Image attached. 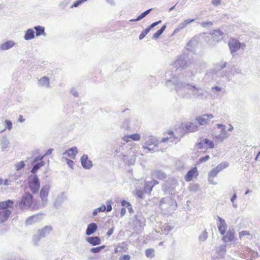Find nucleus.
<instances>
[{
	"mask_svg": "<svg viewBox=\"0 0 260 260\" xmlns=\"http://www.w3.org/2000/svg\"><path fill=\"white\" fill-rule=\"evenodd\" d=\"M5 127L8 129H11L12 127V123L10 120H6L5 121Z\"/></svg>",
	"mask_w": 260,
	"mask_h": 260,
	"instance_id": "nucleus-42",
	"label": "nucleus"
},
{
	"mask_svg": "<svg viewBox=\"0 0 260 260\" xmlns=\"http://www.w3.org/2000/svg\"><path fill=\"white\" fill-rule=\"evenodd\" d=\"M144 188L145 192L150 193L153 189V184L151 182H145Z\"/></svg>",
	"mask_w": 260,
	"mask_h": 260,
	"instance_id": "nucleus-30",
	"label": "nucleus"
},
{
	"mask_svg": "<svg viewBox=\"0 0 260 260\" xmlns=\"http://www.w3.org/2000/svg\"><path fill=\"white\" fill-rule=\"evenodd\" d=\"M209 158H210V157L209 155H206L205 157L200 158V159L199 160V163L201 164L204 161H206L208 160L209 159Z\"/></svg>",
	"mask_w": 260,
	"mask_h": 260,
	"instance_id": "nucleus-44",
	"label": "nucleus"
},
{
	"mask_svg": "<svg viewBox=\"0 0 260 260\" xmlns=\"http://www.w3.org/2000/svg\"><path fill=\"white\" fill-rule=\"evenodd\" d=\"M127 250L126 247H123L121 246H118L115 249V252L117 253L118 252H125Z\"/></svg>",
	"mask_w": 260,
	"mask_h": 260,
	"instance_id": "nucleus-38",
	"label": "nucleus"
},
{
	"mask_svg": "<svg viewBox=\"0 0 260 260\" xmlns=\"http://www.w3.org/2000/svg\"><path fill=\"white\" fill-rule=\"evenodd\" d=\"M43 158V157H41L40 159H39V158L37 157L34 160V162H37L38 160H42V159Z\"/></svg>",
	"mask_w": 260,
	"mask_h": 260,
	"instance_id": "nucleus-61",
	"label": "nucleus"
},
{
	"mask_svg": "<svg viewBox=\"0 0 260 260\" xmlns=\"http://www.w3.org/2000/svg\"><path fill=\"white\" fill-rule=\"evenodd\" d=\"M24 162L23 161H21L19 164L17 165V170H19L23 168L24 167Z\"/></svg>",
	"mask_w": 260,
	"mask_h": 260,
	"instance_id": "nucleus-47",
	"label": "nucleus"
},
{
	"mask_svg": "<svg viewBox=\"0 0 260 260\" xmlns=\"http://www.w3.org/2000/svg\"><path fill=\"white\" fill-rule=\"evenodd\" d=\"M99 212H100V211H99V210H97V208H96V209H95L93 211V215L94 216H95V215H96Z\"/></svg>",
	"mask_w": 260,
	"mask_h": 260,
	"instance_id": "nucleus-59",
	"label": "nucleus"
},
{
	"mask_svg": "<svg viewBox=\"0 0 260 260\" xmlns=\"http://www.w3.org/2000/svg\"><path fill=\"white\" fill-rule=\"evenodd\" d=\"M220 3V0H213L212 1V4L215 6H217L219 5Z\"/></svg>",
	"mask_w": 260,
	"mask_h": 260,
	"instance_id": "nucleus-53",
	"label": "nucleus"
},
{
	"mask_svg": "<svg viewBox=\"0 0 260 260\" xmlns=\"http://www.w3.org/2000/svg\"><path fill=\"white\" fill-rule=\"evenodd\" d=\"M107 207L105 205H101L100 207L97 208V210L100 212H104L107 210V212L111 211L112 210V206L111 201H107L106 203Z\"/></svg>",
	"mask_w": 260,
	"mask_h": 260,
	"instance_id": "nucleus-25",
	"label": "nucleus"
},
{
	"mask_svg": "<svg viewBox=\"0 0 260 260\" xmlns=\"http://www.w3.org/2000/svg\"><path fill=\"white\" fill-rule=\"evenodd\" d=\"M157 145V141L155 138L150 137L147 139L145 143V145L143 146V148L145 149H148L149 151L153 150V148Z\"/></svg>",
	"mask_w": 260,
	"mask_h": 260,
	"instance_id": "nucleus-9",
	"label": "nucleus"
},
{
	"mask_svg": "<svg viewBox=\"0 0 260 260\" xmlns=\"http://www.w3.org/2000/svg\"><path fill=\"white\" fill-rule=\"evenodd\" d=\"M121 205L122 206L128 207L131 206V204L125 201H122L121 202Z\"/></svg>",
	"mask_w": 260,
	"mask_h": 260,
	"instance_id": "nucleus-49",
	"label": "nucleus"
},
{
	"mask_svg": "<svg viewBox=\"0 0 260 260\" xmlns=\"http://www.w3.org/2000/svg\"><path fill=\"white\" fill-rule=\"evenodd\" d=\"M19 207L22 209L26 208H31L32 210L39 209V207L37 205H33V196L29 192L25 193L23 195L19 203Z\"/></svg>",
	"mask_w": 260,
	"mask_h": 260,
	"instance_id": "nucleus-1",
	"label": "nucleus"
},
{
	"mask_svg": "<svg viewBox=\"0 0 260 260\" xmlns=\"http://www.w3.org/2000/svg\"><path fill=\"white\" fill-rule=\"evenodd\" d=\"M152 10V9H150L149 10H147L145 11V12H143L139 16H138V18H137L135 19H132L130 21H139L144 17H145Z\"/></svg>",
	"mask_w": 260,
	"mask_h": 260,
	"instance_id": "nucleus-32",
	"label": "nucleus"
},
{
	"mask_svg": "<svg viewBox=\"0 0 260 260\" xmlns=\"http://www.w3.org/2000/svg\"><path fill=\"white\" fill-rule=\"evenodd\" d=\"M40 84L42 86L49 85V79L47 77H43L39 80Z\"/></svg>",
	"mask_w": 260,
	"mask_h": 260,
	"instance_id": "nucleus-31",
	"label": "nucleus"
},
{
	"mask_svg": "<svg viewBox=\"0 0 260 260\" xmlns=\"http://www.w3.org/2000/svg\"><path fill=\"white\" fill-rule=\"evenodd\" d=\"M151 182L152 184H153V187L154 185L158 184V182L157 180H153L151 181Z\"/></svg>",
	"mask_w": 260,
	"mask_h": 260,
	"instance_id": "nucleus-57",
	"label": "nucleus"
},
{
	"mask_svg": "<svg viewBox=\"0 0 260 260\" xmlns=\"http://www.w3.org/2000/svg\"><path fill=\"white\" fill-rule=\"evenodd\" d=\"M15 45V43L12 41H8L5 43L0 45V50H8Z\"/></svg>",
	"mask_w": 260,
	"mask_h": 260,
	"instance_id": "nucleus-22",
	"label": "nucleus"
},
{
	"mask_svg": "<svg viewBox=\"0 0 260 260\" xmlns=\"http://www.w3.org/2000/svg\"><path fill=\"white\" fill-rule=\"evenodd\" d=\"M160 22L161 20L154 22L152 24H151L150 26H149L147 28H146L145 29L143 30L139 36V39H143L146 36V35L149 32L151 28H153L154 26H156Z\"/></svg>",
	"mask_w": 260,
	"mask_h": 260,
	"instance_id": "nucleus-17",
	"label": "nucleus"
},
{
	"mask_svg": "<svg viewBox=\"0 0 260 260\" xmlns=\"http://www.w3.org/2000/svg\"><path fill=\"white\" fill-rule=\"evenodd\" d=\"M172 229V228L170 226H168L167 225V226H166L164 229V232L165 233H168L170 231H171V230Z\"/></svg>",
	"mask_w": 260,
	"mask_h": 260,
	"instance_id": "nucleus-50",
	"label": "nucleus"
},
{
	"mask_svg": "<svg viewBox=\"0 0 260 260\" xmlns=\"http://www.w3.org/2000/svg\"><path fill=\"white\" fill-rule=\"evenodd\" d=\"M212 24V23L211 22H203L202 23V25L203 27H205L207 25H211Z\"/></svg>",
	"mask_w": 260,
	"mask_h": 260,
	"instance_id": "nucleus-52",
	"label": "nucleus"
},
{
	"mask_svg": "<svg viewBox=\"0 0 260 260\" xmlns=\"http://www.w3.org/2000/svg\"><path fill=\"white\" fill-rule=\"evenodd\" d=\"M229 47L231 52L237 51L241 47H245L244 44H241L239 41L235 38H231L228 43Z\"/></svg>",
	"mask_w": 260,
	"mask_h": 260,
	"instance_id": "nucleus-4",
	"label": "nucleus"
},
{
	"mask_svg": "<svg viewBox=\"0 0 260 260\" xmlns=\"http://www.w3.org/2000/svg\"><path fill=\"white\" fill-rule=\"evenodd\" d=\"M178 130L175 129V132L169 131L168 134L170 135V137H167L162 139V141L165 142L169 140H170L171 142L176 143L179 140V138L182 137V135H178Z\"/></svg>",
	"mask_w": 260,
	"mask_h": 260,
	"instance_id": "nucleus-6",
	"label": "nucleus"
},
{
	"mask_svg": "<svg viewBox=\"0 0 260 260\" xmlns=\"http://www.w3.org/2000/svg\"><path fill=\"white\" fill-rule=\"evenodd\" d=\"M45 165V162L41 160V161L37 163L32 168L31 172L33 174H35L38 170L40 169L41 167L44 166Z\"/></svg>",
	"mask_w": 260,
	"mask_h": 260,
	"instance_id": "nucleus-29",
	"label": "nucleus"
},
{
	"mask_svg": "<svg viewBox=\"0 0 260 260\" xmlns=\"http://www.w3.org/2000/svg\"><path fill=\"white\" fill-rule=\"evenodd\" d=\"M105 247V245H101L96 247L92 248L90 249V251L93 253H96L101 251L102 249Z\"/></svg>",
	"mask_w": 260,
	"mask_h": 260,
	"instance_id": "nucleus-36",
	"label": "nucleus"
},
{
	"mask_svg": "<svg viewBox=\"0 0 260 260\" xmlns=\"http://www.w3.org/2000/svg\"><path fill=\"white\" fill-rule=\"evenodd\" d=\"M213 118L212 114H204L196 118V120L200 125H204L209 123L210 120Z\"/></svg>",
	"mask_w": 260,
	"mask_h": 260,
	"instance_id": "nucleus-8",
	"label": "nucleus"
},
{
	"mask_svg": "<svg viewBox=\"0 0 260 260\" xmlns=\"http://www.w3.org/2000/svg\"><path fill=\"white\" fill-rule=\"evenodd\" d=\"M3 184L5 186H9L12 185V181L10 179H7L4 181Z\"/></svg>",
	"mask_w": 260,
	"mask_h": 260,
	"instance_id": "nucleus-45",
	"label": "nucleus"
},
{
	"mask_svg": "<svg viewBox=\"0 0 260 260\" xmlns=\"http://www.w3.org/2000/svg\"><path fill=\"white\" fill-rule=\"evenodd\" d=\"M19 120L20 122H23V121H24V119L23 118V116H22L20 115L19 117Z\"/></svg>",
	"mask_w": 260,
	"mask_h": 260,
	"instance_id": "nucleus-60",
	"label": "nucleus"
},
{
	"mask_svg": "<svg viewBox=\"0 0 260 260\" xmlns=\"http://www.w3.org/2000/svg\"><path fill=\"white\" fill-rule=\"evenodd\" d=\"M113 231H114V228H113L110 229L108 230V232L107 233V235L108 237L110 236L113 233Z\"/></svg>",
	"mask_w": 260,
	"mask_h": 260,
	"instance_id": "nucleus-51",
	"label": "nucleus"
},
{
	"mask_svg": "<svg viewBox=\"0 0 260 260\" xmlns=\"http://www.w3.org/2000/svg\"><path fill=\"white\" fill-rule=\"evenodd\" d=\"M131 256L128 254H124L119 257V260H130Z\"/></svg>",
	"mask_w": 260,
	"mask_h": 260,
	"instance_id": "nucleus-43",
	"label": "nucleus"
},
{
	"mask_svg": "<svg viewBox=\"0 0 260 260\" xmlns=\"http://www.w3.org/2000/svg\"><path fill=\"white\" fill-rule=\"evenodd\" d=\"M216 127L220 129V134H218V131L215 129L214 134L215 138L217 142L223 141L229 137V134L225 130V126L222 124H217Z\"/></svg>",
	"mask_w": 260,
	"mask_h": 260,
	"instance_id": "nucleus-3",
	"label": "nucleus"
},
{
	"mask_svg": "<svg viewBox=\"0 0 260 260\" xmlns=\"http://www.w3.org/2000/svg\"><path fill=\"white\" fill-rule=\"evenodd\" d=\"M28 185L30 190L34 194L37 193L40 187L39 179L36 175H31L28 179Z\"/></svg>",
	"mask_w": 260,
	"mask_h": 260,
	"instance_id": "nucleus-2",
	"label": "nucleus"
},
{
	"mask_svg": "<svg viewBox=\"0 0 260 260\" xmlns=\"http://www.w3.org/2000/svg\"><path fill=\"white\" fill-rule=\"evenodd\" d=\"M126 213V209L124 208H122L121 209L120 214L121 216H123Z\"/></svg>",
	"mask_w": 260,
	"mask_h": 260,
	"instance_id": "nucleus-54",
	"label": "nucleus"
},
{
	"mask_svg": "<svg viewBox=\"0 0 260 260\" xmlns=\"http://www.w3.org/2000/svg\"><path fill=\"white\" fill-rule=\"evenodd\" d=\"M236 198V194H234L231 198V201L232 202H234V201L235 200V199Z\"/></svg>",
	"mask_w": 260,
	"mask_h": 260,
	"instance_id": "nucleus-62",
	"label": "nucleus"
},
{
	"mask_svg": "<svg viewBox=\"0 0 260 260\" xmlns=\"http://www.w3.org/2000/svg\"><path fill=\"white\" fill-rule=\"evenodd\" d=\"M50 189V187L49 185H45L42 187L40 196L43 201L46 202L47 201Z\"/></svg>",
	"mask_w": 260,
	"mask_h": 260,
	"instance_id": "nucleus-14",
	"label": "nucleus"
},
{
	"mask_svg": "<svg viewBox=\"0 0 260 260\" xmlns=\"http://www.w3.org/2000/svg\"><path fill=\"white\" fill-rule=\"evenodd\" d=\"M67 164L71 168H73L74 162L71 159H67Z\"/></svg>",
	"mask_w": 260,
	"mask_h": 260,
	"instance_id": "nucleus-48",
	"label": "nucleus"
},
{
	"mask_svg": "<svg viewBox=\"0 0 260 260\" xmlns=\"http://www.w3.org/2000/svg\"><path fill=\"white\" fill-rule=\"evenodd\" d=\"M194 21V19H186L182 23H181L180 25V28L182 29L186 27L188 24H189L191 22H192Z\"/></svg>",
	"mask_w": 260,
	"mask_h": 260,
	"instance_id": "nucleus-35",
	"label": "nucleus"
},
{
	"mask_svg": "<svg viewBox=\"0 0 260 260\" xmlns=\"http://www.w3.org/2000/svg\"><path fill=\"white\" fill-rule=\"evenodd\" d=\"M14 203L12 200H8L7 201L0 202V210L7 209L9 207H11Z\"/></svg>",
	"mask_w": 260,
	"mask_h": 260,
	"instance_id": "nucleus-24",
	"label": "nucleus"
},
{
	"mask_svg": "<svg viewBox=\"0 0 260 260\" xmlns=\"http://www.w3.org/2000/svg\"><path fill=\"white\" fill-rule=\"evenodd\" d=\"M81 162L83 167L89 169L92 166V161L89 159L87 155L84 154L81 157Z\"/></svg>",
	"mask_w": 260,
	"mask_h": 260,
	"instance_id": "nucleus-15",
	"label": "nucleus"
},
{
	"mask_svg": "<svg viewBox=\"0 0 260 260\" xmlns=\"http://www.w3.org/2000/svg\"><path fill=\"white\" fill-rule=\"evenodd\" d=\"M218 221L217 223V228L219 232L221 235H224L228 228V225L224 219L220 217H218Z\"/></svg>",
	"mask_w": 260,
	"mask_h": 260,
	"instance_id": "nucleus-10",
	"label": "nucleus"
},
{
	"mask_svg": "<svg viewBox=\"0 0 260 260\" xmlns=\"http://www.w3.org/2000/svg\"><path fill=\"white\" fill-rule=\"evenodd\" d=\"M199 171L196 167L192 168L189 170L184 176V179L186 182H189L199 176Z\"/></svg>",
	"mask_w": 260,
	"mask_h": 260,
	"instance_id": "nucleus-7",
	"label": "nucleus"
},
{
	"mask_svg": "<svg viewBox=\"0 0 260 260\" xmlns=\"http://www.w3.org/2000/svg\"><path fill=\"white\" fill-rule=\"evenodd\" d=\"M182 129L185 133H191L198 129V125L193 122H188L182 126Z\"/></svg>",
	"mask_w": 260,
	"mask_h": 260,
	"instance_id": "nucleus-12",
	"label": "nucleus"
},
{
	"mask_svg": "<svg viewBox=\"0 0 260 260\" xmlns=\"http://www.w3.org/2000/svg\"><path fill=\"white\" fill-rule=\"evenodd\" d=\"M141 138V136L139 134H133L129 135H125L122 138V140L125 142H129L131 141H139Z\"/></svg>",
	"mask_w": 260,
	"mask_h": 260,
	"instance_id": "nucleus-16",
	"label": "nucleus"
},
{
	"mask_svg": "<svg viewBox=\"0 0 260 260\" xmlns=\"http://www.w3.org/2000/svg\"><path fill=\"white\" fill-rule=\"evenodd\" d=\"M3 182H4V180H3V179L1 177H0V185L3 184Z\"/></svg>",
	"mask_w": 260,
	"mask_h": 260,
	"instance_id": "nucleus-63",
	"label": "nucleus"
},
{
	"mask_svg": "<svg viewBox=\"0 0 260 260\" xmlns=\"http://www.w3.org/2000/svg\"><path fill=\"white\" fill-rule=\"evenodd\" d=\"M147 257H152L154 256V250L152 248L148 249L145 251Z\"/></svg>",
	"mask_w": 260,
	"mask_h": 260,
	"instance_id": "nucleus-37",
	"label": "nucleus"
},
{
	"mask_svg": "<svg viewBox=\"0 0 260 260\" xmlns=\"http://www.w3.org/2000/svg\"><path fill=\"white\" fill-rule=\"evenodd\" d=\"M228 166V165L226 162H222L220 164L216 167L213 168L209 172V178L210 179H213L216 176L219 172L226 168Z\"/></svg>",
	"mask_w": 260,
	"mask_h": 260,
	"instance_id": "nucleus-5",
	"label": "nucleus"
},
{
	"mask_svg": "<svg viewBox=\"0 0 260 260\" xmlns=\"http://www.w3.org/2000/svg\"><path fill=\"white\" fill-rule=\"evenodd\" d=\"M34 29L36 31V36H46V33L45 32V28L44 27L41 26H37L34 27Z\"/></svg>",
	"mask_w": 260,
	"mask_h": 260,
	"instance_id": "nucleus-28",
	"label": "nucleus"
},
{
	"mask_svg": "<svg viewBox=\"0 0 260 260\" xmlns=\"http://www.w3.org/2000/svg\"><path fill=\"white\" fill-rule=\"evenodd\" d=\"M155 177L159 180H163L167 178V176L165 173L161 171H157L155 173Z\"/></svg>",
	"mask_w": 260,
	"mask_h": 260,
	"instance_id": "nucleus-33",
	"label": "nucleus"
},
{
	"mask_svg": "<svg viewBox=\"0 0 260 260\" xmlns=\"http://www.w3.org/2000/svg\"><path fill=\"white\" fill-rule=\"evenodd\" d=\"M128 210H129V212L130 213H131V212H133V208H132V207H129V208H128Z\"/></svg>",
	"mask_w": 260,
	"mask_h": 260,
	"instance_id": "nucleus-64",
	"label": "nucleus"
},
{
	"mask_svg": "<svg viewBox=\"0 0 260 260\" xmlns=\"http://www.w3.org/2000/svg\"><path fill=\"white\" fill-rule=\"evenodd\" d=\"M35 37V31L32 29H28L24 36V39L29 40L34 39Z\"/></svg>",
	"mask_w": 260,
	"mask_h": 260,
	"instance_id": "nucleus-27",
	"label": "nucleus"
},
{
	"mask_svg": "<svg viewBox=\"0 0 260 260\" xmlns=\"http://www.w3.org/2000/svg\"><path fill=\"white\" fill-rule=\"evenodd\" d=\"M11 212L9 210H5L3 211H0V223H2L7 220Z\"/></svg>",
	"mask_w": 260,
	"mask_h": 260,
	"instance_id": "nucleus-21",
	"label": "nucleus"
},
{
	"mask_svg": "<svg viewBox=\"0 0 260 260\" xmlns=\"http://www.w3.org/2000/svg\"><path fill=\"white\" fill-rule=\"evenodd\" d=\"M77 153V148L76 147H73L66 150L63 154L67 155L72 159H74Z\"/></svg>",
	"mask_w": 260,
	"mask_h": 260,
	"instance_id": "nucleus-19",
	"label": "nucleus"
},
{
	"mask_svg": "<svg viewBox=\"0 0 260 260\" xmlns=\"http://www.w3.org/2000/svg\"><path fill=\"white\" fill-rule=\"evenodd\" d=\"M53 149H49L47 151V152L45 153V155H49L51 154L52 153Z\"/></svg>",
	"mask_w": 260,
	"mask_h": 260,
	"instance_id": "nucleus-55",
	"label": "nucleus"
},
{
	"mask_svg": "<svg viewBox=\"0 0 260 260\" xmlns=\"http://www.w3.org/2000/svg\"><path fill=\"white\" fill-rule=\"evenodd\" d=\"M52 230L51 226H46L44 228L40 230L38 232L40 238L44 237L48 235Z\"/></svg>",
	"mask_w": 260,
	"mask_h": 260,
	"instance_id": "nucleus-18",
	"label": "nucleus"
},
{
	"mask_svg": "<svg viewBox=\"0 0 260 260\" xmlns=\"http://www.w3.org/2000/svg\"><path fill=\"white\" fill-rule=\"evenodd\" d=\"M8 141L6 139L4 138L2 140V142H1L2 149L3 151H4L5 149L8 147Z\"/></svg>",
	"mask_w": 260,
	"mask_h": 260,
	"instance_id": "nucleus-40",
	"label": "nucleus"
},
{
	"mask_svg": "<svg viewBox=\"0 0 260 260\" xmlns=\"http://www.w3.org/2000/svg\"><path fill=\"white\" fill-rule=\"evenodd\" d=\"M145 192V190H137L136 191V194L137 197L139 198H143Z\"/></svg>",
	"mask_w": 260,
	"mask_h": 260,
	"instance_id": "nucleus-41",
	"label": "nucleus"
},
{
	"mask_svg": "<svg viewBox=\"0 0 260 260\" xmlns=\"http://www.w3.org/2000/svg\"><path fill=\"white\" fill-rule=\"evenodd\" d=\"M98 229L97 225L94 223H91L88 224L86 231V234L88 236L94 233Z\"/></svg>",
	"mask_w": 260,
	"mask_h": 260,
	"instance_id": "nucleus-23",
	"label": "nucleus"
},
{
	"mask_svg": "<svg viewBox=\"0 0 260 260\" xmlns=\"http://www.w3.org/2000/svg\"><path fill=\"white\" fill-rule=\"evenodd\" d=\"M166 28V26L164 25L162 26L160 29L158 30L154 35H153V38L155 39H157L159 38V37L161 35V34L164 31Z\"/></svg>",
	"mask_w": 260,
	"mask_h": 260,
	"instance_id": "nucleus-34",
	"label": "nucleus"
},
{
	"mask_svg": "<svg viewBox=\"0 0 260 260\" xmlns=\"http://www.w3.org/2000/svg\"><path fill=\"white\" fill-rule=\"evenodd\" d=\"M198 147L199 149H203L205 148L206 149H212L214 147V144L213 141L209 140L208 139H205L200 142L197 144Z\"/></svg>",
	"mask_w": 260,
	"mask_h": 260,
	"instance_id": "nucleus-11",
	"label": "nucleus"
},
{
	"mask_svg": "<svg viewBox=\"0 0 260 260\" xmlns=\"http://www.w3.org/2000/svg\"><path fill=\"white\" fill-rule=\"evenodd\" d=\"M37 216H38V215H33V216H31L30 217H29L27 220H26V222L28 224H31L32 223V220H33V219L36 217Z\"/></svg>",
	"mask_w": 260,
	"mask_h": 260,
	"instance_id": "nucleus-46",
	"label": "nucleus"
},
{
	"mask_svg": "<svg viewBox=\"0 0 260 260\" xmlns=\"http://www.w3.org/2000/svg\"><path fill=\"white\" fill-rule=\"evenodd\" d=\"M6 260H15V256L14 257V258H11V256L10 254H8Z\"/></svg>",
	"mask_w": 260,
	"mask_h": 260,
	"instance_id": "nucleus-58",
	"label": "nucleus"
},
{
	"mask_svg": "<svg viewBox=\"0 0 260 260\" xmlns=\"http://www.w3.org/2000/svg\"><path fill=\"white\" fill-rule=\"evenodd\" d=\"M223 34L220 30H215L212 34V37L214 41L218 42L222 39Z\"/></svg>",
	"mask_w": 260,
	"mask_h": 260,
	"instance_id": "nucleus-20",
	"label": "nucleus"
},
{
	"mask_svg": "<svg viewBox=\"0 0 260 260\" xmlns=\"http://www.w3.org/2000/svg\"><path fill=\"white\" fill-rule=\"evenodd\" d=\"M222 240L225 243L234 241L235 239V232L233 229H229L224 235H222Z\"/></svg>",
	"mask_w": 260,
	"mask_h": 260,
	"instance_id": "nucleus-13",
	"label": "nucleus"
},
{
	"mask_svg": "<svg viewBox=\"0 0 260 260\" xmlns=\"http://www.w3.org/2000/svg\"><path fill=\"white\" fill-rule=\"evenodd\" d=\"M212 89H215L217 91H219L221 90V88L218 86H214L212 87Z\"/></svg>",
	"mask_w": 260,
	"mask_h": 260,
	"instance_id": "nucleus-56",
	"label": "nucleus"
},
{
	"mask_svg": "<svg viewBox=\"0 0 260 260\" xmlns=\"http://www.w3.org/2000/svg\"><path fill=\"white\" fill-rule=\"evenodd\" d=\"M239 235L240 238L241 239L243 237L250 236L251 234L249 231H243L240 232L239 233Z\"/></svg>",
	"mask_w": 260,
	"mask_h": 260,
	"instance_id": "nucleus-39",
	"label": "nucleus"
},
{
	"mask_svg": "<svg viewBox=\"0 0 260 260\" xmlns=\"http://www.w3.org/2000/svg\"><path fill=\"white\" fill-rule=\"evenodd\" d=\"M86 241L91 245L95 246L101 243V239L98 237H88Z\"/></svg>",
	"mask_w": 260,
	"mask_h": 260,
	"instance_id": "nucleus-26",
	"label": "nucleus"
}]
</instances>
